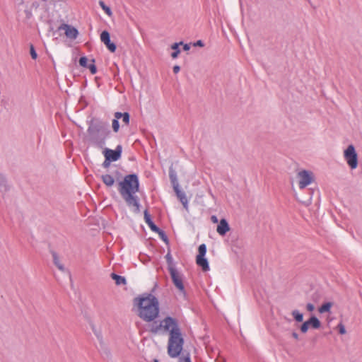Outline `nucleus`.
<instances>
[{
    "mask_svg": "<svg viewBox=\"0 0 362 362\" xmlns=\"http://www.w3.org/2000/svg\"><path fill=\"white\" fill-rule=\"evenodd\" d=\"M306 308L309 312H313L315 310V306L313 303H308L306 305Z\"/></svg>",
    "mask_w": 362,
    "mask_h": 362,
    "instance_id": "31",
    "label": "nucleus"
},
{
    "mask_svg": "<svg viewBox=\"0 0 362 362\" xmlns=\"http://www.w3.org/2000/svg\"><path fill=\"white\" fill-rule=\"evenodd\" d=\"M204 42L200 40L194 43V46L204 47Z\"/></svg>",
    "mask_w": 362,
    "mask_h": 362,
    "instance_id": "33",
    "label": "nucleus"
},
{
    "mask_svg": "<svg viewBox=\"0 0 362 362\" xmlns=\"http://www.w3.org/2000/svg\"><path fill=\"white\" fill-rule=\"evenodd\" d=\"M168 270L175 286L179 291L186 296V291L183 284V275L180 274L173 266H169Z\"/></svg>",
    "mask_w": 362,
    "mask_h": 362,
    "instance_id": "4",
    "label": "nucleus"
},
{
    "mask_svg": "<svg viewBox=\"0 0 362 362\" xmlns=\"http://www.w3.org/2000/svg\"><path fill=\"white\" fill-rule=\"evenodd\" d=\"M165 257H166L168 261H170L171 260V256H170V255L169 253L166 255Z\"/></svg>",
    "mask_w": 362,
    "mask_h": 362,
    "instance_id": "39",
    "label": "nucleus"
},
{
    "mask_svg": "<svg viewBox=\"0 0 362 362\" xmlns=\"http://www.w3.org/2000/svg\"><path fill=\"white\" fill-rule=\"evenodd\" d=\"M292 337H293L295 339H296V340H298V334L296 332H293L292 333Z\"/></svg>",
    "mask_w": 362,
    "mask_h": 362,
    "instance_id": "38",
    "label": "nucleus"
},
{
    "mask_svg": "<svg viewBox=\"0 0 362 362\" xmlns=\"http://www.w3.org/2000/svg\"><path fill=\"white\" fill-rule=\"evenodd\" d=\"M308 1L310 3V4L311 5L312 7L316 8L317 5L315 4V2H313L312 0H308Z\"/></svg>",
    "mask_w": 362,
    "mask_h": 362,
    "instance_id": "37",
    "label": "nucleus"
},
{
    "mask_svg": "<svg viewBox=\"0 0 362 362\" xmlns=\"http://www.w3.org/2000/svg\"><path fill=\"white\" fill-rule=\"evenodd\" d=\"M99 5L108 16H111L112 15L110 8L106 6L103 1H100Z\"/></svg>",
    "mask_w": 362,
    "mask_h": 362,
    "instance_id": "24",
    "label": "nucleus"
},
{
    "mask_svg": "<svg viewBox=\"0 0 362 362\" xmlns=\"http://www.w3.org/2000/svg\"><path fill=\"white\" fill-rule=\"evenodd\" d=\"M344 158L348 165L351 169H356L358 165V156L356 152L354 146L351 144L349 145L344 152Z\"/></svg>",
    "mask_w": 362,
    "mask_h": 362,
    "instance_id": "5",
    "label": "nucleus"
},
{
    "mask_svg": "<svg viewBox=\"0 0 362 362\" xmlns=\"http://www.w3.org/2000/svg\"><path fill=\"white\" fill-rule=\"evenodd\" d=\"M79 64L83 67L88 66V59L86 57H82L79 59Z\"/></svg>",
    "mask_w": 362,
    "mask_h": 362,
    "instance_id": "27",
    "label": "nucleus"
},
{
    "mask_svg": "<svg viewBox=\"0 0 362 362\" xmlns=\"http://www.w3.org/2000/svg\"><path fill=\"white\" fill-rule=\"evenodd\" d=\"M169 177L173 185V189L179 187V183L175 172L170 169L169 172Z\"/></svg>",
    "mask_w": 362,
    "mask_h": 362,
    "instance_id": "18",
    "label": "nucleus"
},
{
    "mask_svg": "<svg viewBox=\"0 0 362 362\" xmlns=\"http://www.w3.org/2000/svg\"><path fill=\"white\" fill-rule=\"evenodd\" d=\"M110 162H112V160H107V159L105 158V161H104V162H103V166L104 168H108V167L110 166Z\"/></svg>",
    "mask_w": 362,
    "mask_h": 362,
    "instance_id": "32",
    "label": "nucleus"
},
{
    "mask_svg": "<svg viewBox=\"0 0 362 362\" xmlns=\"http://www.w3.org/2000/svg\"><path fill=\"white\" fill-rule=\"evenodd\" d=\"M153 362H158L157 359H155Z\"/></svg>",
    "mask_w": 362,
    "mask_h": 362,
    "instance_id": "40",
    "label": "nucleus"
},
{
    "mask_svg": "<svg viewBox=\"0 0 362 362\" xmlns=\"http://www.w3.org/2000/svg\"><path fill=\"white\" fill-rule=\"evenodd\" d=\"M180 70V67L178 66V65H175L174 67H173V72L175 74H177Z\"/></svg>",
    "mask_w": 362,
    "mask_h": 362,
    "instance_id": "34",
    "label": "nucleus"
},
{
    "mask_svg": "<svg viewBox=\"0 0 362 362\" xmlns=\"http://www.w3.org/2000/svg\"><path fill=\"white\" fill-rule=\"evenodd\" d=\"M149 331L153 334H168V354L171 358H177L181 354L184 346V338L176 318L167 316L159 323L154 322L149 327Z\"/></svg>",
    "mask_w": 362,
    "mask_h": 362,
    "instance_id": "1",
    "label": "nucleus"
},
{
    "mask_svg": "<svg viewBox=\"0 0 362 362\" xmlns=\"http://www.w3.org/2000/svg\"><path fill=\"white\" fill-rule=\"evenodd\" d=\"M299 188L303 189L314 181V175L311 171L303 170L298 173Z\"/></svg>",
    "mask_w": 362,
    "mask_h": 362,
    "instance_id": "6",
    "label": "nucleus"
},
{
    "mask_svg": "<svg viewBox=\"0 0 362 362\" xmlns=\"http://www.w3.org/2000/svg\"><path fill=\"white\" fill-rule=\"evenodd\" d=\"M115 117L117 119H122L123 122L125 124H129V114L128 112L122 113L120 112H116L114 115Z\"/></svg>",
    "mask_w": 362,
    "mask_h": 362,
    "instance_id": "17",
    "label": "nucleus"
},
{
    "mask_svg": "<svg viewBox=\"0 0 362 362\" xmlns=\"http://www.w3.org/2000/svg\"><path fill=\"white\" fill-rule=\"evenodd\" d=\"M30 55H31V57L33 59H36L37 57V54L35 50V48H34V46L33 45H30Z\"/></svg>",
    "mask_w": 362,
    "mask_h": 362,
    "instance_id": "29",
    "label": "nucleus"
},
{
    "mask_svg": "<svg viewBox=\"0 0 362 362\" xmlns=\"http://www.w3.org/2000/svg\"><path fill=\"white\" fill-rule=\"evenodd\" d=\"M139 182L136 175H126L123 180L119 182V192L129 207H133L134 211H140L139 199L135 194L139 191Z\"/></svg>",
    "mask_w": 362,
    "mask_h": 362,
    "instance_id": "2",
    "label": "nucleus"
},
{
    "mask_svg": "<svg viewBox=\"0 0 362 362\" xmlns=\"http://www.w3.org/2000/svg\"><path fill=\"white\" fill-rule=\"evenodd\" d=\"M144 220L152 231L156 233L160 232V228L153 223V221L151 219V215L148 214L147 210H145L144 211Z\"/></svg>",
    "mask_w": 362,
    "mask_h": 362,
    "instance_id": "14",
    "label": "nucleus"
},
{
    "mask_svg": "<svg viewBox=\"0 0 362 362\" xmlns=\"http://www.w3.org/2000/svg\"><path fill=\"white\" fill-rule=\"evenodd\" d=\"M332 307V303L327 302L322 305L319 309L318 311L320 313H329L331 308Z\"/></svg>",
    "mask_w": 362,
    "mask_h": 362,
    "instance_id": "21",
    "label": "nucleus"
},
{
    "mask_svg": "<svg viewBox=\"0 0 362 362\" xmlns=\"http://www.w3.org/2000/svg\"><path fill=\"white\" fill-rule=\"evenodd\" d=\"M182 42H175L174 44H173V45L171 46V48L173 49H174V52L171 54V57L173 58V59H175L177 57V56L179 55L180 52V50L179 49V45H182Z\"/></svg>",
    "mask_w": 362,
    "mask_h": 362,
    "instance_id": "22",
    "label": "nucleus"
},
{
    "mask_svg": "<svg viewBox=\"0 0 362 362\" xmlns=\"http://www.w3.org/2000/svg\"><path fill=\"white\" fill-rule=\"evenodd\" d=\"M138 316L146 322H153L160 313L159 302L152 294H145L138 298Z\"/></svg>",
    "mask_w": 362,
    "mask_h": 362,
    "instance_id": "3",
    "label": "nucleus"
},
{
    "mask_svg": "<svg viewBox=\"0 0 362 362\" xmlns=\"http://www.w3.org/2000/svg\"><path fill=\"white\" fill-rule=\"evenodd\" d=\"M103 124L100 122H94L93 121H91L88 128V133L91 136V139L93 143L100 147L105 144V141L103 139L99 141L95 138V136L103 129Z\"/></svg>",
    "mask_w": 362,
    "mask_h": 362,
    "instance_id": "7",
    "label": "nucleus"
},
{
    "mask_svg": "<svg viewBox=\"0 0 362 362\" xmlns=\"http://www.w3.org/2000/svg\"><path fill=\"white\" fill-rule=\"evenodd\" d=\"M294 320L298 322H301L303 320V314L298 310H294L291 313Z\"/></svg>",
    "mask_w": 362,
    "mask_h": 362,
    "instance_id": "23",
    "label": "nucleus"
},
{
    "mask_svg": "<svg viewBox=\"0 0 362 362\" xmlns=\"http://www.w3.org/2000/svg\"><path fill=\"white\" fill-rule=\"evenodd\" d=\"M91 62H92V64H88V66H87V68H88V69H89V70H90V73H91L92 74H95L97 72L96 66H95V65L94 64V63H95V59H93L91 60Z\"/></svg>",
    "mask_w": 362,
    "mask_h": 362,
    "instance_id": "26",
    "label": "nucleus"
},
{
    "mask_svg": "<svg viewBox=\"0 0 362 362\" xmlns=\"http://www.w3.org/2000/svg\"><path fill=\"white\" fill-rule=\"evenodd\" d=\"M111 277L112 279L115 281V284L117 285H122L126 284V279L124 276H119L115 273L111 274Z\"/></svg>",
    "mask_w": 362,
    "mask_h": 362,
    "instance_id": "20",
    "label": "nucleus"
},
{
    "mask_svg": "<svg viewBox=\"0 0 362 362\" xmlns=\"http://www.w3.org/2000/svg\"><path fill=\"white\" fill-rule=\"evenodd\" d=\"M119 119H117L116 117H115V119L112 120V129L115 132H117L119 129Z\"/></svg>",
    "mask_w": 362,
    "mask_h": 362,
    "instance_id": "25",
    "label": "nucleus"
},
{
    "mask_svg": "<svg viewBox=\"0 0 362 362\" xmlns=\"http://www.w3.org/2000/svg\"><path fill=\"white\" fill-rule=\"evenodd\" d=\"M53 262L56 267L62 272H65L66 269L60 262L59 258L56 252H52Z\"/></svg>",
    "mask_w": 362,
    "mask_h": 362,
    "instance_id": "19",
    "label": "nucleus"
},
{
    "mask_svg": "<svg viewBox=\"0 0 362 362\" xmlns=\"http://www.w3.org/2000/svg\"><path fill=\"white\" fill-rule=\"evenodd\" d=\"M100 40L103 42L107 48L111 52H115L116 50V45L110 40V33L107 30H104L100 34Z\"/></svg>",
    "mask_w": 362,
    "mask_h": 362,
    "instance_id": "11",
    "label": "nucleus"
},
{
    "mask_svg": "<svg viewBox=\"0 0 362 362\" xmlns=\"http://www.w3.org/2000/svg\"><path fill=\"white\" fill-rule=\"evenodd\" d=\"M206 253V246L202 244L199 246V254L197 256L196 262L205 272L209 270V266L207 259L204 257Z\"/></svg>",
    "mask_w": 362,
    "mask_h": 362,
    "instance_id": "8",
    "label": "nucleus"
},
{
    "mask_svg": "<svg viewBox=\"0 0 362 362\" xmlns=\"http://www.w3.org/2000/svg\"><path fill=\"white\" fill-rule=\"evenodd\" d=\"M183 49L185 51H188L190 49V45L189 44H185L183 45Z\"/></svg>",
    "mask_w": 362,
    "mask_h": 362,
    "instance_id": "35",
    "label": "nucleus"
},
{
    "mask_svg": "<svg viewBox=\"0 0 362 362\" xmlns=\"http://www.w3.org/2000/svg\"><path fill=\"white\" fill-rule=\"evenodd\" d=\"M59 30H64L65 31L66 36L71 39H76L78 34L77 29L68 24L64 23L61 25L59 27Z\"/></svg>",
    "mask_w": 362,
    "mask_h": 362,
    "instance_id": "12",
    "label": "nucleus"
},
{
    "mask_svg": "<svg viewBox=\"0 0 362 362\" xmlns=\"http://www.w3.org/2000/svg\"><path fill=\"white\" fill-rule=\"evenodd\" d=\"M178 362H192L189 354H187V355L180 357Z\"/></svg>",
    "mask_w": 362,
    "mask_h": 362,
    "instance_id": "28",
    "label": "nucleus"
},
{
    "mask_svg": "<svg viewBox=\"0 0 362 362\" xmlns=\"http://www.w3.org/2000/svg\"><path fill=\"white\" fill-rule=\"evenodd\" d=\"M122 146L121 145L117 146L115 150H112L110 148H105L103 151L105 158L107 160H110L112 161H117L118 160L122 154Z\"/></svg>",
    "mask_w": 362,
    "mask_h": 362,
    "instance_id": "9",
    "label": "nucleus"
},
{
    "mask_svg": "<svg viewBox=\"0 0 362 362\" xmlns=\"http://www.w3.org/2000/svg\"><path fill=\"white\" fill-rule=\"evenodd\" d=\"M101 179L103 183L107 187H112L115 183L114 177L109 174L103 175Z\"/></svg>",
    "mask_w": 362,
    "mask_h": 362,
    "instance_id": "16",
    "label": "nucleus"
},
{
    "mask_svg": "<svg viewBox=\"0 0 362 362\" xmlns=\"http://www.w3.org/2000/svg\"><path fill=\"white\" fill-rule=\"evenodd\" d=\"M211 219L213 223H218V218L216 216H212Z\"/></svg>",
    "mask_w": 362,
    "mask_h": 362,
    "instance_id": "36",
    "label": "nucleus"
},
{
    "mask_svg": "<svg viewBox=\"0 0 362 362\" xmlns=\"http://www.w3.org/2000/svg\"><path fill=\"white\" fill-rule=\"evenodd\" d=\"M339 332L341 334H344L346 333V329L344 325L342 323H339L338 325Z\"/></svg>",
    "mask_w": 362,
    "mask_h": 362,
    "instance_id": "30",
    "label": "nucleus"
},
{
    "mask_svg": "<svg viewBox=\"0 0 362 362\" xmlns=\"http://www.w3.org/2000/svg\"><path fill=\"white\" fill-rule=\"evenodd\" d=\"M230 230L229 225L225 218H222L217 226L216 231L220 235H225Z\"/></svg>",
    "mask_w": 362,
    "mask_h": 362,
    "instance_id": "13",
    "label": "nucleus"
},
{
    "mask_svg": "<svg viewBox=\"0 0 362 362\" xmlns=\"http://www.w3.org/2000/svg\"><path fill=\"white\" fill-rule=\"evenodd\" d=\"M177 198L180 199L183 206L187 209L188 208V200L185 195V193L180 189L179 187L173 189Z\"/></svg>",
    "mask_w": 362,
    "mask_h": 362,
    "instance_id": "15",
    "label": "nucleus"
},
{
    "mask_svg": "<svg viewBox=\"0 0 362 362\" xmlns=\"http://www.w3.org/2000/svg\"><path fill=\"white\" fill-rule=\"evenodd\" d=\"M321 323L319 319L315 316H312L309 320L304 322L300 326V331L302 333H306L309 327L313 329H319Z\"/></svg>",
    "mask_w": 362,
    "mask_h": 362,
    "instance_id": "10",
    "label": "nucleus"
}]
</instances>
